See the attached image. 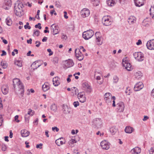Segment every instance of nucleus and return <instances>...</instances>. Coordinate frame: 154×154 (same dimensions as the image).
<instances>
[{
    "label": "nucleus",
    "mask_w": 154,
    "mask_h": 154,
    "mask_svg": "<svg viewBox=\"0 0 154 154\" xmlns=\"http://www.w3.org/2000/svg\"><path fill=\"white\" fill-rule=\"evenodd\" d=\"M133 55L134 58L138 62H142L144 59L143 54L140 52H135Z\"/></svg>",
    "instance_id": "1"
},
{
    "label": "nucleus",
    "mask_w": 154,
    "mask_h": 154,
    "mask_svg": "<svg viewBox=\"0 0 154 154\" xmlns=\"http://www.w3.org/2000/svg\"><path fill=\"white\" fill-rule=\"evenodd\" d=\"M94 35V32L92 30L84 32L82 34L83 37L86 40L90 38Z\"/></svg>",
    "instance_id": "2"
},
{
    "label": "nucleus",
    "mask_w": 154,
    "mask_h": 154,
    "mask_svg": "<svg viewBox=\"0 0 154 154\" xmlns=\"http://www.w3.org/2000/svg\"><path fill=\"white\" fill-rule=\"evenodd\" d=\"M102 21L103 25L105 26L110 25L112 23L110 17L108 16L103 17L102 19Z\"/></svg>",
    "instance_id": "3"
},
{
    "label": "nucleus",
    "mask_w": 154,
    "mask_h": 154,
    "mask_svg": "<svg viewBox=\"0 0 154 154\" xmlns=\"http://www.w3.org/2000/svg\"><path fill=\"white\" fill-rule=\"evenodd\" d=\"M125 105L122 102H119L116 104V111L118 112H122L124 109Z\"/></svg>",
    "instance_id": "4"
},
{
    "label": "nucleus",
    "mask_w": 154,
    "mask_h": 154,
    "mask_svg": "<svg viewBox=\"0 0 154 154\" xmlns=\"http://www.w3.org/2000/svg\"><path fill=\"white\" fill-rule=\"evenodd\" d=\"M75 54L76 57L78 60L81 61L83 60L84 55L82 54L79 49L77 48L75 49Z\"/></svg>",
    "instance_id": "5"
},
{
    "label": "nucleus",
    "mask_w": 154,
    "mask_h": 154,
    "mask_svg": "<svg viewBox=\"0 0 154 154\" xmlns=\"http://www.w3.org/2000/svg\"><path fill=\"white\" fill-rule=\"evenodd\" d=\"M51 30L54 35L58 34L59 32V28L58 26L52 24L51 26Z\"/></svg>",
    "instance_id": "6"
},
{
    "label": "nucleus",
    "mask_w": 154,
    "mask_h": 154,
    "mask_svg": "<svg viewBox=\"0 0 154 154\" xmlns=\"http://www.w3.org/2000/svg\"><path fill=\"white\" fill-rule=\"evenodd\" d=\"M90 11L86 8L83 9L80 12L82 17L85 18L88 17L90 14Z\"/></svg>",
    "instance_id": "7"
},
{
    "label": "nucleus",
    "mask_w": 154,
    "mask_h": 154,
    "mask_svg": "<svg viewBox=\"0 0 154 154\" xmlns=\"http://www.w3.org/2000/svg\"><path fill=\"white\" fill-rule=\"evenodd\" d=\"M11 5V0H4L3 8L6 10H8L9 9Z\"/></svg>",
    "instance_id": "8"
},
{
    "label": "nucleus",
    "mask_w": 154,
    "mask_h": 154,
    "mask_svg": "<svg viewBox=\"0 0 154 154\" xmlns=\"http://www.w3.org/2000/svg\"><path fill=\"white\" fill-rule=\"evenodd\" d=\"M100 146L103 149L108 150L110 148V144L106 140L101 141L100 143Z\"/></svg>",
    "instance_id": "9"
},
{
    "label": "nucleus",
    "mask_w": 154,
    "mask_h": 154,
    "mask_svg": "<svg viewBox=\"0 0 154 154\" xmlns=\"http://www.w3.org/2000/svg\"><path fill=\"white\" fill-rule=\"evenodd\" d=\"M148 49L152 50L154 49V39H152L148 41L146 44Z\"/></svg>",
    "instance_id": "10"
},
{
    "label": "nucleus",
    "mask_w": 154,
    "mask_h": 154,
    "mask_svg": "<svg viewBox=\"0 0 154 154\" xmlns=\"http://www.w3.org/2000/svg\"><path fill=\"white\" fill-rule=\"evenodd\" d=\"M82 86L84 90L86 91L87 92H90L91 86L88 82H83L82 84Z\"/></svg>",
    "instance_id": "11"
},
{
    "label": "nucleus",
    "mask_w": 154,
    "mask_h": 154,
    "mask_svg": "<svg viewBox=\"0 0 154 154\" xmlns=\"http://www.w3.org/2000/svg\"><path fill=\"white\" fill-rule=\"evenodd\" d=\"M143 86L142 82H139L137 83L135 85L134 87V90L135 91H140L143 88Z\"/></svg>",
    "instance_id": "12"
},
{
    "label": "nucleus",
    "mask_w": 154,
    "mask_h": 154,
    "mask_svg": "<svg viewBox=\"0 0 154 154\" xmlns=\"http://www.w3.org/2000/svg\"><path fill=\"white\" fill-rule=\"evenodd\" d=\"M65 142L66 141L65 139L62 137L57 139L55 141L56 143L58 146H60L65 144Z\"/></svg>",
    "instance_id": "13"
},
{
    "label": "nucleus",
    "mask_w": 154,
    "mask_h": 154,
    "mask_svg": "<svg viewBox=\"0 0 154 154\" xmlns=\"http://www.w3.org/2000/svg\"><path fill=\"white\" fill-rule=\"evenodd\" d=\"M66 63L65 64L64 66L63 67V68L65 69L72 66L74 64V62L71 60H68L66 61Z\"/></svg>",
    "instance_id": "14"
},
{
    "label": "nucleus",
    "mask_w": 154,
    "mask_h": 154,
    "mask_svg": "<svg viewBox=\"0 0 154 154\" xmlns=\"http://www.w3.org/2000/svg\"><path fill=\"white\" fill-rule=\"evenodd\" d=\"M123 65L125 67V69L128 71H130L131 70V66L130 63H128L127 61L124 62L123 60Z\"/></svg>",
    "instance_id": "15"
},
{
    "label": "nucleus",
    "mask_w": 154,
    "mask_h": 154,
    "mask_svg": "<svg viewBox=\"0 0 154 154\" xmlns=\"http://www.w3.org/2000/svg\"><path fill=\"white\" fill-rule=\"evenodd\" d=\"M16 5L17 4H15V5L14 6L15 13L16 15L20 17L22 16L23 14L22 9H17V8H16Z\"/></svg>",
    "instance_id": "16"
},
{
    "label": "nucleus",
    "mask_w": 154,
    "mask_h": 154,
    "mask_svg": "<svg viewBox=\"0 0 154 154\" xmlns=\"http://www.w3.org/2000/svg\"><path fill=\"white\" fill-rule=\"evenodd\" d=\"M93 122V124H94L96 127H97L98 128L100 127L101 125L102 124L100 119H94Z\"/></svg>",
    "instance_id": "17"
},
{
    "label": "nucleus",
    "mask_w": 154,
    "mask_h": 154,
    "mask_svg": "<svg viewBox=\"0 0 154 154\" xmlns=\"http://www.w3.org/2000/svg\"><path fill=\"white\" fill-rule=\"evenodd\" d=\"M145 0H134L136 6L139 7L144 5Z\"/></svg>",
    "instance_id": "18"
},
{
    "label": "nucleus",
    "mask_w": 154,
    "mask_h": 154,
    "mask_svg": "<svg viewBox=\"0 0 154 154\" xmlns=\"http://www.w3.org/2000/svg\"><path fill=\"white\" fill-rule=\"evenodd\" d=\"M62 107V110L64 114H68L70 113V111L69 110V108L67 105L63 104Z\"/></svg>",
    "instance_id": "19"
},
{
    "label": "nucleus",
    "mask_w": 154,
    "mask_h": 154,
    "mask_svg": "<svg viewBox=\"0 0 154 154\" xmlns=\"http://www.w3.org/2000/svg\"><path fill=\"white\" fill-rule=\"evenodd\" d=\"M59 78L58 77H55L53 79V82L55 86H57L60 84L59 82Z\"/></svg>",
    "instance_id": "20"
},
{
    "label": "nucleus",
    "mask_w": 154,
    "mask_h": 154,
    "mask_svg": "<svg viewBox=\"0 0 154 154\" xmlns=\"http://www.w3.org/2000/svg\"><path fill=\"white\" fill-rule=\"evenodd\" d=\"M38 61H37L33 62L32 64L31 65V67L34 70L36 69L38 67H39L41 66V64H38Z\"/></svg>",
    "instance_id": "21"
},
{
    "label": "nucleus",
    "mask_w": 154,
    "mask_h": 154,
    "mask_svg": "<svg viewBox=\"0 0 154 154\" xmlns=\"http://www.w3.org/2000/svg\"><path fill=\"white\" fill-rule=\"evenodd\" d=\"M134 130V129L130 126H126L125 129V131L126 133H131Z\"/></svg>",
    "instance_id": "22"
},
{
    "label": "nucleus",
    "mask_w": 154,
    "mask_h": 154,
    "mask_svg": "<svg viewBox=\"0 0 154 154\" xmlns=\"http://www.w3.org/2000/svg\"><path fill=\"white\" fill-rule=\"evenodd\" d=\"M136 18L134 16H130L128 19V22L130 24H132L135 22Z\"/></svg>",
    "instance_id": "23"
},
{
    "label": "nucleus",
    "mask_w": 154,
    "mask_h": 154,
    "mask_svg": "<svg viewBox=\"0 0 154 154\" xmlns=\"http://www.w3.org/2000/svg\"><path fill=\"white\" fill-rule=\"evenodd\" d=\"M3 94L4 95H6L8 92V88L5 85L3 86L1 88Z\"/></svg>",
    "instance_id": "24"
},
{
    "label": "nucleus",
    "mask_w": 154,
    "mask_h": 154,
    "mask_svg": "<svg viewBox=\"0 0 154 154\" xmlns=\"http://www.w3.org/2000/svg\"><path fill=\"white\" fill-rule=\"evenodd\" d=\"M13 87L14 88H15L16 87V85H18V84L20 83L21 82L19 79L16 78L13 79Z\"/></svg>",
    "instance_id": "25"
},
{
    "label": "nucleus",
    "mask_w": 154,
    "mask_h": 154,
    "mask_svg": "<svg viewBox=\"0 0 154 154\" xmlns=\"http://www.w3.org/2000/svg\"><path fill=\"white\" fill-rule=\"evenodd\" d=\"M21 134L23 137H26L29 136V132L26 130H22L21 131Z\"/></svg>",
    "instance_id": "26"
},
{
    "label": "nucleus",
    "mask_w": 154,
    "mask_h": 154,
    "mask_svg": "<svg viewBox=\"0 0 154 154\" xmlns=\"http://www.w3.org/2000/svg\"><path fill=\"white\" fill-rule=\"evenodd\" d=\"M110 131L112 135H114L117 131V129L116 127L113 126L110 128Z\"/></svg>",
    "instance_id": "27"
},
{
    "label": "nucleus",
    "mask_w": 154,
    "mask_h": 154,
    "mask_svg": "<svg viewBox=\"0 0 154 154\" xmlns=\"http://www.w3.org/2000/svg\"><path fill=\"white\" fill-rule=\"evenodd\" d=\"M132 153L134 154H138L140 153L141 152V149L139 147H136L133 149Z\"/></svg>",
    "instance_id": "28"
},
{
    "label": "nucleus",
    "mask_w": 154,
    "mask_h": 154,
    "mask_svg": "<svg viewBox=\"0 0 154 154\" xmlns=\"http://www.w3.org/2000/svg\"><path fill=\"white\" fill-rule=\"evenodd\" d=\"M16 4V8H17V9H22L23 8V4L20 1H18L17 2V3Z\"/></svg>",
    "instance_id": "29"
},
{
    "label": "nucleus",
    "mask_w": 154,
    "mask_h": 154,
    "mask_svg": "<svg viewBox=\"0 0 154 154\" xmlns=\"http://www.w3.org/2000/svg\"><path fill=\"white\" fill-rule=\"evenodd\" d=\"M51 109L54 112H55L57 110V105L54 103H53L50 107Z\"/></svg>",
    "instance_id": "30"
},
{
    "label": "nucleus",
    "mask_w": 154,
    "mask_h": 154,
    "mask_svg": "<svg viewBox=\"0 0 154 154\" xmlns=\"http://www.w3.org/2000/svg\"><path fill=\"white\" fill-rule=\"evenodd\" d=\"M5 22L7 24L8 26H11L12 24V20L9 17H8L6 18Z\"/></svg>",
    "instance_id": "31"
},
{
    "label": "nucleus",
    "mask_w": 154,
    "mask_h": 154,
    "mask_svg": "<svg viewBox=\"0 0 154 154\" xmlns=\"http://www.w3.org/2000/svg\"><path fill=\"white\" fill-rule=\"evenodd\" d=\"M42 88L44 91H46L49 89L50 87L47 83H45L42 85Z\"/></svg>",
    "instance_id": "32"
},
{
    "label": "nucleus",
    "mask_w": 154,
    "mask_h": 154,
    "mask_svg": "<svg viewBox=\"0 0 154 154\" xmlns=\"http://www.w3.org/2000/svg\"><path fill=\"white\" fill-rule=\"evenodd\" d=\"M107 3L108 5L111 6H114L116 4L115 2L113 0H109L107 1Z\"/></svg>",
    "instance_id": "33"
},
{
    "label": "nucleus",
    "mask_w": 154,
    "mask_h": 154,
    "mask_svg": "<svg viewBox=\"0 0 154 154\" xmlns=\"http://www.w3.org/2000/svg\"><path fill=\"white\" fill-rule=\"evenodd\" d=\"M14 64L20 67L22 66V63L21 61L15 60L14 62Z\"/></svg>",
    "instance_id": "34"
},
{
    "label": "nucleus",
    "mask_w": 154,
    "mask_h": 154,
    "mask_svg": "<svg viewBox=\"0 0 154 154\" xmlns=\"http://www.w3.org/2000/svg\"><path fill=\"white\" fill-rule=\"evenodd\" d=\"M142 76V73L140 72H138L135 74L136 78L137 79H139Z\"/></svg>",
    "instance_id": "35"
},
{
    "label": "nucleus",
    "mask_w": 154,
    "mask_h": 154,
    "mask_svg": "<svg viewBox=\"0 0 154 154\" xmlns=\"http://www.w3.org/2000/svg\"><path fill=\"white\" fill-rule=\"evenodd\" d=\"M58 61V58L57 57H55L53 58L52 61L56 65L57 64Z\"/></svg>",
    "instance_id": "36"
},
{
    "label": "nucleus",
    "mask_w": 154,
    "mask_h": 154,
    "mask_svg": "<svg viewBox=\"0 0 154 154\" xmlns=\"http://www.w3.org/2000/svg\"><path fill=\"white\" fill-rule=\"evenodd\" d=\"M104 97V99L111 98V94L109 93H106L105 94Z\"/></svg>",
    "instance_id": "37"
},
{
    "label": "nucleus",
    "mask_w": 154,
    "mask_h": 154,
    "mask_svg": "<svg viewBox=\"0 0 154 154\" xmlns=\"http://www.w3.org/2000/svg\"><path fill=\"white\" fill-rule=\"evenodd\" d=\"M40 31L38 30H34L33 34V36H34V35H36L37 36H38L40 34Z\"/></svg>",
    "instance_id": "38"
},
{
    "label": "nucleus",
    "mask_w": 154,
    "mask_h": 154,
    "mask_svg": "<svg viewBox=\"0 0 154 154\" xmlns=\"http://www.w3.org/2000/svg\"><path fill=\"white\" fill-rule=\"evenodd\" d=\"M1 65L2 66L4 69H6L8 66V64L6 63H4L2 61L1 62Z\"/></svg>",
    "instance_id": "39"
},
{
    "label": "nucleus",
    "mask_w": 154,
    "mask_h": 154,
    "mask_svg": "<svg viewBox=\"0 0 154 154\" xmlns=\"http://www.w3.org/2000/svg\"><path fill=\"white\" fill-rule=\"evenodd\" d=\"M17 85L18 86L19 88L20 89L21 91L24 90V87L21 82Z\"/></svg>",
    "instance_id": "40"
},
{
    "label": "nucleus",
    "mask_w": 154,
    "mask_h": 154,
    "mask_svg": "<svg viewBox=\"0 0 154 154\" xmlns=\"http://www.w3.org/2000/svg\"><path fill=\"white\" fill-rule=\"evenodd\" d=\"M113 82L114 83H116L118 82L119 78L117 76L115 75L113 76Z\"/></svg>",
    "instance_id": "41"
},
{
    "label": "nucleus",
    "mask_w": 154,
    "mask_h": 154,
    "mask_svg": "<svg viewBox=\"0 0 154 154\" xmlns=\"http://www.w3.org/2000/svg\"><path fill=\"white\" fill-rule=\"evenodd\" d=\"M101 37L96 38V41L97 44L101 45L102 44V42L101 41Z\"/></svg>",
    "instance_id": "42"
},
{
    "label": "nucleus",
    "mask_w": 154,
    "mask_h": 154,
    "mask_svg": "<svg viewBox=\"0 0 154 154\" xmlns=\"http://www.w3.org/2000/svg\"><path fill=\"white\" fill-rule=\"evenodd\" d=\"M79 100L80 102L83 103L86 101V99L85 97H79Z\"/></svg>",
    "instance_id": "43"
},
{
    "label": "nucleus",
    "mask_w": 154,
    "mask_h": 154,
    "mask_svg": "<svg viewBox=\"0 0 154 154\" xmlns=\"http://www.w3.org/2000/svg\"><path fill=\"white\" fill-rule=\"evenodd\" d=\"M76 141L75 140V139H71L68 142L69 145L72 144H74V143H76Z\"/></svg>",
    "instance_id": "44"
},
{
    "label": "nucleus",
    "mask_w": 154,
    "mask_h": 154,
    "mask_svg": "<svg viewBox=\"0 0 154 154\" xmlns=\"http://www.w3.org/2000/svg\"><path fill=\"white\" fill-rule=\"evenodd\" d=\"M104 100L108 104H109V103L110 104L111 103L112 100L111 99V98L105 99Z\"/></svg>",
    "instance_id": "45"
},
{
    "label": "nucleus",
    "mask_w": 154,
    "mask_h": 154,
    "mask_svg": "<svg viewBox=\"0 0 154 154\" xmlns=\"http://www.w3.org/2000/svg\"><path fill=\"white\" fill-rule=\"evenodd\" d=\"M29 116L27 114H26L25 116V120L26 122H29Z\"/></svg>",
    "instance_id": "46"
},
{
    "label": "nucleus",
    "mask_w": 154,
    "mask_h": 154,
    "mask_svg": "<svg viewBox=\"0 0 154 154\" xmlns=\"http://www.w3.org/2000/svg\"><path fill=\"white\" fill-rule=\"evenodd\" d=\"M73 88L74 89H75L74 91L72 92V93H73V96H74V95H76L77 93H78V90L75 87H73Z\"/></svg>",
    "instance_id": "47"
},
{
    "label": "nucleus",
    "mask_w": 154,
    "mask_h": 154,
    "mask_svg": "<svg viewBox=\"0 0 154 154\" xmlns=\"http://www.w3.org/2000/svg\"><path fill=\"white\" fill-rule=\"evenodd\" d=\"M24 90L21 91L20 94V96H19V97L22 98V99H24Z\"/></svg>",
    "instance_id": "48"
},
{
    "label": "nucleus",
    "mask_w": 154,
    "mask_h": 154,
    "mask_svg": "<svg viewBox=\"0 0 154 154\" xmlns=\"http://www.w3.org/2000/svg\"><path fill=\"white\" fill-rule=\"evenodd\" d=\"M35 27L36 28H38L39 29H41L42 28L41 24L40 23H38L37 24L35 25Z\"/></svg>",
    "instance_id": "49"
},
{
    "label": "nucleus",
    "mask_w": 154,
    "mask_h": 154,
    "mask_svg": "<svg viewBox=\"0 0 154 154\" xmlns=\"http://www.w3.org/2000/svg\"><path fill=\"white\" fill-rule=\"evenodd\" d=\"M73 105L75 107H76L79 105V103L78 101H75L73 103Z\"/></svg>",
    "instance_id": "50"
},
{
    "label": "nucleus",
    "mask_w": 154,
    "mask_h": 154,
    "mask_svg": "<svg viewBox=\"0 0 154 154\" xmlns=\"http://www.w3.org/2000/svg\"><path fill=\"white\" fill-rule=\"evenodd\" d=\"M3 121V120L2 119V115H0V126L2 125Z\"/></svg>",
    "instance_id": "51"
},
{
    "label": "nucleus",
    "mask_w": 154,
    "mask_h": 154,
    "mask_svg": "<svg viewBox=\"0 0 154 154\" xmlns=\"http://www.w3.org/2000/svg\"><path fill=\"white\" fill-rule=\"evenodd\" d=\"M95 35L96 37V38L101 37L100 33L99 32H96L95 34Z\"/></svg>",
    "instance_id": "52"
},
{
    "label": "nucleus",
    "mask_w": 154,
    "mask_h": 154,
    "mask_svg": "<svg viewBox=\"0 0 154 154\" xmlns=\"http://www.w3.org/2000/svg\"><path fill=\"white\" fill-rule=\"evenodd\" d=\"M47 50V51L49 53V56H50L53 54V52L52 51L51 49H48Z\"/></svg>",
    "instance_id": "53"
},
{
    "label": "nucleus",
    "mask_w": 154,
    "mask_h": 154,
    "mask_svg": "<svg viewBox=\"0 0 154 154\" xmlns=\"http://www.w3.org/2000/svg\"><path fill=\"white\" fill-rule=\"evenodd\" d=\"M149 152L150 154H152L154 152V147H151L150 149L149 150Z\"/></svg>",
    "instance_id": "54"
},
{
    "label": "nucleus",
    "mask_w": 154,
    "mask_h": 154,
    "mask_svg": "<svg viewBox=\"0 0 154 154\" xmlns=\"http://www.w3.org/2000/svg\"><path fill=\"white\" fill-rule=\"evenodd\" d=\"M150 14L152 18L154 19V11H150Z\"/></svg>",
    "instance_id": "55"
},
{
    "label": "nucleus",
    "mask_w": 154,
    "mask_h": 154,
    "mask_svg": "<svg viewBox=\"0 0 154 154\" xmlns=\"http://www.w3.org/2000/svg\"><path fill=\"white\" fill-rule=\"evenodd\" d=\"M1 39L2 40V41L5 44H6L8 43V41L5 39L3 37H2L1 38Z\"/></svg>",
    "instance_id": "56"
},
{
    "label": "nucleus",
    "mask_w": 154,
    "mask_h": 154,
    "mask_svg": "<svg viewBox=\"0 0 154 154\" xmlns=\"http://www.w3.org/2000/svg\"><path fill=\"white\" fill-rule=\"evenodd\" d=\"M52 129L53 131H54V130H55L57 132H58L59 131V129H58V128L56 127H52Z\"/></svg>",
    "instance_id": "57"
},
{
    "label": "nucleus",
    "mask_w": 154,
    "mask_h": 154,
    "mask_svg": "<svg viewBox=\"0 0 154 154\" xmlns=\"http://www.w3.org/2000/svg\"><path fill=\"white\" fill-rule=\"evenodd\" d=\"M42 146V144L40 143L39 144H37L36 146V148H39L40 149L42 148V147H41Z\"/></svg>",
    "instance_id": "58"
},
{
    "label": "nucleus",
    "mask_w": 154,
    "mask_h": 154,
    "mask_svg": "<svg viewBox=\"0 0 154 154\" xmlns=\"http://www.w3.org/2000/svg\"><path fill=\"white\" fill-rule=\"evenodd\" d=\"M37 43L38 44L36 45V47H38L40 46V45L41 44V42H40L37 41L35 42V44H36Z\"/></svg>",
    "instance_id": "59"
},
{
    "label": "nucleus",
    "mask_w": 154,
    "mask_h": 154,
    "mask_svg": "<svg viewBox=\"0 0 154 154\" xmlns=\"http://www.w3.org/2000/svg\"><path fill=\"white\" fill-rule=\"evenodd\" d=\"M38 118H37L36 120L33 122V124H34V125H38Z\"/></svg>",
    "instance_id": "60"
},
{
    "label": "nucleus",
    "mask_w": 154,
    "mask_h": 154,
    "mask_svg": "<svg viewBox=\"0 0 154 154\" xmlns=\"http://www.w3.org/2000/svg\"><path fill=\"white\" fill-rule=\"evenodd\" d=\"M149 118V117L147 116H144L143 118V121H145L147 120Z\"/></svg>",
    "instance_id": "61"
},
{
    "label": "nucleus",
    "mask_w": 154,
    "mask_h": 154,
    "mask_svg": "<svg viewBox=\"0 0 154 154\" xmlns=\"http://www.w3.org/2000/svg\"><path fill=\"white\" fill-rule=\"evenodd\" d=\"M62 38L66 40L67 38V37L66 35L62 34Z\"/></svg>",
    "instance_id": "62"
},
{
    "label": "nucleus",
    "mask_w": 154,
    "mask_h": 154,
    "mask_svg": "<svg viewBox=\"0 0 154 154\" xmlns=\"http://www.w3.org/2000/svg\"><path fill=\"white\" fill-rule=\"evenodd\" d=\"M142 43V42L141 40L140 39H139L138 41V42L136 43V44L137 45H140Z\"/></svg>",
    "instance_id": "63"
},
{
    "label": "nucleus",
    "mask_w": 154,
    "mask_h": 154,
    "mask_svg": "<svg viewBox=\"0 0 154 154\" xmlns=\"http://www.w3.org/2000/svg\"><path fill=\"white\" fill-rule=\"evenodd\" d=\"M48 39V38L46 37H44L42 39V41L43 42H46Z\"/></svg>",
    "instance_id": "64"
}]
</instances>
